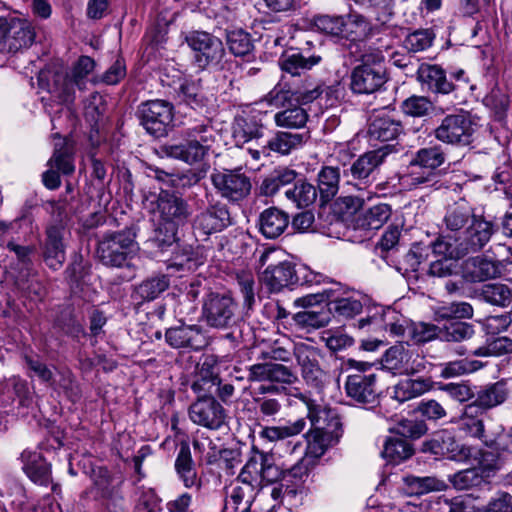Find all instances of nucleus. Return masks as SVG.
I'll return each instance as SVG.
<instances>
[{"label": "nucleus", "instance_id": "50", "mask_svg": "<svg viewBox=\"0 0 512 512\" xmlns=\"http://www.w3.org/2000/svg\"><path fill=\"white\" fill-rule=\"evenodd\" d=\"M400 109L406 116L423 118L432 115L436 110V106L426 96L412 95L402 101Z\"/></svg>", "mask_w": 512, "mask_h": 512}, {"label": "nucleus", "instance_id": "8", "mask_svg": "<svg viewBox=\"0 0 512 512\" xmlns=\"http://www.w3.org/2000/svg\"><path fill=\"white\" fill-rule=\"evenodd\" d=\"M210 180L217 194L229 203L238 204L251 193V179L240 168L215 170Z\"/></svg>", "mask_w": 512, "mask_h": 512}, {"label": "nucleus", "instance_id": "35", "mask_svg": "<svg viewBox=\"0 0 512 512\" xmlns=\"http://www.w3.org/2000/svg\"><path fill=\"white\" fill-rule=\"evenodd\" d=\"M157 207L165 221H182L189 215L188 205L182 199L168 191L161 190L157 198Z\"/></svg>", "mask_w": 512, "mask_h": 512}, {"label": "nucleus", "instance_id": "47", "mask_svg": "<svg viewBox=\"0 0 512 512\" xmlns=\"http://www.w3.org/2000/svg\"><path fill=\"white\" fill-rule=\"evenodd\" d=\"M388 314H374L367 318L359 320V327L364 328L366 326L371 327V331L385 330L390 333L391 336L400 337L403 336L406 328L400 321H393L388 319Z\"/></svg>", "mask_w": 512, "mask_h": 512}, {"label": "nucleus", "instance_id": "16", "mask_svg": "<svg viewBox=\"0 0 512 512\" xmlns=\"http://www.w3.org/2000/svg\"><path fill=\"white\" fill-rule=\"evenodd\" d=\"M473 133L472 121L466 114L447 115L434 130V136L437 140L460 146L470 144Z\"/></svg>", "mask_w": 512, "mask_h": 512}, {"label": "nucleus", "instance_id": "61", "mask_svg": "<svg viewBox=\"0 0 512 512\" xmlns=\"http://www.w3.org/2000/svg\"><path fill=\"white\" fill-rule=\"evenodd\" d=\"M340 173L338 168L326 166L318 174V186L321 196L326 199L332 198L338 191Z\"/></svg>", "mask_w": 512, "mask_h": 512}, {"label": "nucleus", "instance_id": "63", "mask_svg": "<svg viewBox=\"0 0 512 512\" xmlns=\"http://www.w3.org/2000/svg\"><path fill=\"white\" fill-rule=\"evenodd\" d=\"M227 45L235 56H246L253 49L250 35L241 29L227 33Z\"/></svg>", "mask_w": 512, "mask_h": 512}, {"label": "nucleus", "instance_id": "37", "mask_svg": "<svg viewBox=\"0 0 512 512\" xmlns=\"http://www.w3.org/2000/svg\"><path fill=\"white\" fill-rule=\"evenodd\" d=\"M403 132L401 122L388 114L375 115L369 125V134L380 141H391Z\"/></svg>", "mask_w": 512, "mask_h": 512}, {"label": "nucleus", "instance_id": "33", "mask_svg": "<svg viewBox=\"0 0 512 512\" xmlns=\"http://www.w3.org/2000/svg\"><path fill=\"white\" fill-rule=\"evenodd\" d=\"M23 471L36 484L47 486L51 482V468L41 453L25 450L21 454Z\"/></svg>", "mask_w": 512, "mask_h": 512}, {"label": "nucleus", "instance_id": "5", "mask_svg": "<svg viewBox=\"0 0 512 512\" xmlns=\"http://www.w3.org/2000/svg\"><path fill=\"white\" fill-rule=\"evenodd\" d=\"M350 88L355 94H373L388 80L384 56L381 51L367 52L350 76Z\"/></svg>", "mask_w": 512, "mask_h": 512}, {"label": "nucleus", "instance_id": "20", "mask_svg": "<svg viewBox=\"0 0 512 512\" xmlns=\"http://www.w3.org/2000/svg\"><path fill=\"white\" fill-rule=\"evenodd\" d=\"M346 395L358 404H375L378 400L377 375L374 373H354L345 381Z\"/></svg>", "mask_w": 512, "mask_h": 512}, {"label": "nucleus", "instance_id": "48", "mask_svg": "<svg viewBox=\"0 0 512 512\" xmlns=\"http://www.w3.org/2000/svg\"><path fill=\"white\" fill-rule=\"evenodd\" d=\"M439 339L446 342H462L475 334L474 326L463 321H449L439 327Z\"/></svg>", "mask_w": 512, "mask_h": 512}, {"label": "nucleus", "instance_id": "51", "mask_svg": "<svg viewBox=\"0 0 512 512\" xmlns=\"http://www.w3.org/2000/svg\"><path fill=\"white\" fill-rule=\"evenodd\" d=\"M340 436H334L326 433H321L317 430L310 429L306 434V451L305 455L311 458H320L329 446L338 441Z\"/></svg>", "mask_w": 512, "mask_h": 512}, {"label": "nucleus", "instance_id": "1", "mask_svg": "<svg viewBox=\"0 0 512 512\" xmlns=\"http://www.w3.org/2000/svg\"><path fill=\"white\" fill-rule=\"evenodd\" d=\"M446 160L440 145L419 149L411 158L406 169L399 174L398 182L404 190L441 187L440 174L437 168Z\"/></svg>", "mask_w": 512, "mask_h": 512}, {"label": "nucleus", "instance_id": "14", "mask_svg": "<svg viewBox=\"0 0 512 512\" xmlns=\"http://www.w3.org/2000/svg\"><path fill=\"white\" fill-rule=\"evenodd\" d=\"M328 89L320 82H312L307 79L301 87L294 90L278 84L266 95L265 99L272 106H285L292 102L301 106L318 99Z\"/></svg>", "mask_w": 512, "mask_h": 512}, {"label": "nucleus", "instance_id": "52", "mask_svg": "<svg viewBox=\"0 0 512 512\" xmlns=\"http://www.w3.org/2000/svg\"><path fill=\"white\" fill-rule=\"evenodd\" d=\"M305 426V419L300 418L283 426L264 427L259 432V436L263 439L274 442L300 434L305 429Z\"/></svg>", "mask_w": 512, "mask_h": 512}, {"label": "nucleus", "instance_id": "56", "mask_svg": "<svg viewBox=\"0 0 512 512\" xmlns=\"http://www.w3.org/2000/svg\"><path fill=\"white\" fill-rule=\"evenodd\" d=\"M500 451L492 449V451L478 449L474 455V460L477 462V469L486 477L494 475L499 471L503 465L504 460L499 454Z\"/></svg>", "mask_w": 512, "mask_h": 512}, {"label": "nucleus", "instance_id": "4", "mask_svg": "<svg viewBox=\"0 0 512 512\" xmlns=\"http://www.w3.org/2000/svg\"><path fill=\"white\" fill-rule=\"evenodd\" d=\"M327 302L328 311L336 313L344 318H352L362 311L363 305L358 294L344 290L343 287L334 283L316 293L299 297L295 305L299 307H313L316 304Z\"/></svg>", "mask_w": 512, "mask_h": 512}, {"label": "nucleus", "instance_id": "29", "mask_svg": "<svg viewBox=\"0 0 512 512\" xmlns=\"http://www.w3.org/2000/svg\"><path fill=\"white\" fill-rule=\"evenodd\" d=\"M167 343L173 348L200 350L206 345L202 329L198 325H180L169 328L165 334Z\"/></svg>", "mask_w": 512, "mask_h": 512}, {"label": "nucleus", "instance_id": "45", "mask_svg": "<svg viewBox=\"0 0 512 512\" xmlns=\"http://www.w3.org/2000/svg\"><path fill=\"white\" fill-rule=\"evenodd\" d=\"M295 324L307 331L319 329L330 322V312L322 307L304 310L293 315Z\"/></svg>", "mask_w": 512, "mask_h": 512}, {"label": "nucleus", "instance_id": "28", "mask_svg": "<svg viewBox=\"0 0 512 512\" xmlns=\"http://www.w3.org/2000/svg\"><path fill=\"white\" fill-rule=\"evenodd\" d=\"M48 165L49 169L43 173L42 181L46 188L54 190L61 184L59 172L71 174L74 171L70 149L67 146L56 148Z\"/></svg>", "mask_w": 512, "mask_h": 512}, {"label": "nucleus", "instance_id": "23", "mask_svg": "<svg viewBox=\"0 0 512 512\" xmlns=\"http://www.w3.org/2000/svg\"><path fill=\"white\" fill-rule=\"evenodd\" d=\"M424 451L436 456L461 461L471 456V448L460 446L449 430H440L424 443Z\"/></svg>", "mask_w": 512, "mask_h": 512}, {"label": "nucleus", "instance_id": "34", "mask_svg": "<svg viewBox=\"0 0 512 512\" xmlns=\"http://www.w3.org/2000/svg\"><path fill=\"white\" fill-rule=\"evenodd\" d=\"M289 215L276 208L265 209L259 216V230L268 239H275L282 235L289 225Z\"/></svg>", "mask_w": 512, "mask_h": 512}, {"label": "nucleus", "instance_id": "39", "mask_svg": "<svg viewBox=\"0 0 512 512\" xmlns=\"http://www.w3.org/2000/svg\"><path fill=\"white\" fill-rule=\"evenodd\" d=\"M308 139V132L292 133L278 131L267 143L270 151L281 155H288L293 150L302 147Z\"/></svg>", "mask_w": 512, "mask_h": 512}, {"label": "nucleus", "instance_id": "53", "mask_svg": "<svg viewBox=\"0 0 512 512\" xmlns=\"http://www.w3.org/2000/svg\"><path fill=\"white\" fill-rule=\"evenodd\" d=\"M391 208L388 204L378 203L368 208L362 216L358 218V224L366 229H379L389 219Z\"/></svg>", "mask_w": 512, "mask_h": 512}, {"label": "nucleus", "instance_id": "31", "mask_svg": "<svg viewBox=\"0 0 512 512\" xmlns=\"http://www.w3.org/2000/svg\"><path fill=\"white\" fill-rule=\"evenodd\" d=\"M462 273L466 281L476 283L496 278L500 274V269L495 261L476 256L464 261Z\"/></svg>", "mask_w": 512, "mask_h": 512}, {"label": "nucleus", "instance_id": "64", "mask_svg": "<svg viewBox=\"0 0 512 512\" xmlns=\"http://www.w3.org/2000/svg\"><path fill=\"white\" fill-rule=\"evenodd\" d=\"M485 479L486 477L476 467H473L455 473L451 482L456 489L466 490L480 486Z\"/></svg>", "mask_w": 512, "mask_h": 512}, {"label": "nucleus", "instance_id": "19", "mask_svg": "<svg viewBox=\"0 0 512 512\" xmlns=\"http://www.w3.org/2000/svg\"><path fill=\"white\" fill-rule=\"evenodd\" d=\"M381 364L385 370L393 374H414L425 368L423 359L418 355L414 357L403 345L387 349L382 356Z\"/></svg>", "mask_w": 512, "mask_h": 512}, {"label": "nucleus", "instance_id": "12", "mask_svg": "<svg viewBox=\"0 0 512 512\" xmlns=\"http://www.w3.org/2000/svg\"><path fill=\"white\" fill-rule=\"evenodd\" d=\"M294 356L306 384L318 392L322 391L329 382V376L320 367V351L312 345L301 342L297 343Z\"/></svg>", "mask_w": 512, "mask_h": 512}, {"label": "nucleus", "instance_id": "24", "mask_svg": "<svg viewBox=\"0 0 512 512\" xmlns=\"http://www.w3.org/2000/svg\"><path fill=\"white\" fill-rule=\"evenodd\" d=\"M307 407V417L311 423V429L317 430L321 433H326L334 436H341V422L338 414L316 401L305 399Z\"/></svg>", "mask_w": 512, "mask_h": 512}, {"label": "nucleus", "instance_id": "7", "mask_svg": "<svg viewBox=\"0 0 512 512\" xmlns=\"http://www.w3.org/2000/svg\"><path fill=\"white\" fill-rule=\"evenodd\" d=\"M238 305L227 293L210 292L202 305V316L208 326L230 329L238 322Z\"/></svg>", "mask_w": 512, "mask_h": 512}, {"label": "nucleus", "instance_id": "43", "mask_svg": "<svg viewBox=\"0 0 512 512\" xmlns=\"http://www.w3.org/2000/svg\"><path fill=\"white\" fill-rule=\"evenodd\" d=\"M175 469L185 487L190 488L197 483V473L188 443L182 442L175 460Z\"/></svg>", "mask_w": 512, "mask_h": 512}, {"label": "nucleus", "instance_id": "17", "mask_svg": "<svg viewBox=\"0 0 512 512\" xmlns=\"http://www.w3.org/2000/svg\"><path fill=\"white\" fill-rule=\"evenodd\" d=\"M190 420L210 430H218L226 420L223 406L214 397L197 398L189 407Z\"/></svg>", "mask_w": 512, "mask_h": 512}, {"label": "nucleus", "instance_id": "41", "mask_svg": "<svg viewBox=\"0 0 512 512\" xmlns=\"http://www.w3.org/2000/svg\"><path fill=\"white\" fill-rule=\"evenodd\" d=\"M433 388L430 378H408L401 380L394 387V398L399 402L419 397Z\"/></svg>", "mask_w": 512, "mask_h": 512}, {"label": "nucleus", "instance_id": "2", "mask_svg": "<svg viewBox=\"0 0 512 512\" xmlns=\"http://www.w3.org/2000/svg\"><path fill=\"white\" fill-rule=\"evenodd\" d=\"M95 68V61L89 56H81L70 72L41 71L39 85L46 89L60 103L70 105L75 100V87L84 90L89 76Z\"/></svg>", "mask_w": 512, "mask_h": 512}, {"label": "nucleus", "instance_id": "13", "mask_svg": "<svg viewBox=\"0 0 512 512\" xmlns=\"http://www.w3.org/2000/svg\"><path fill=\"white\" fill-rule=\"evenodd\" d=\"M314 25L325 34L353 40L367 35L370 30L369 23L361 15L349 16L347 20L341 16L319 15L314 18Z\"/></svg>", "mask_w": 512, "mask_h": 512}, {"label": "nucleus", "instance_id": "6", "mask_svg": "<svg viewBox=\"0 0 512 512\" xmlns=\"http://www.w3.org/2000/svg\"><path fill=\"white\" fill-rule=\"evenodd\" d=\"M135 235L130 231L108 233L98 243L97 254L101 263L109 267L128 266V260L137 252Z\"/></svg>", "mask_w": 512, "mask_h": 512}, {"label": "nucleus", "instance_id": "32", "mask_svg": "<svg viewBox=\"0 0 512 512\" xmlns=\"http://www.w3.org/2000/svg\"><path fill=\"white\" fill-rule=\"evenodd\" d=\"M509 396V389L503 381H498L481 387L474 395L476 409L484 412L503 404Z\"/></svg>", "mask_w": 512, "mask_h": 512}, {"label": "nucleus", "instance_id": "60", "mask_svg": "<svg viewBox=\"0 0 512 512\" xmlns=\"http://www.w3.org/2000/svg\"><path fill=\"white\" fill-rule=\"evenodd\" d=\"M483 299L496 306L507 307L512 302V290L505 284H487L482 288Z\"/></svg>", "mask_w": 512, "mask_h": 512}, {"label": "nucleus", "instance_id": "62", "mask_svg": "<svg viewBox=\"0 0 512 512\" xmlns=\"http://www.w3.org/2000/svg\"><path fill=\"white\" fill-rule=\"evenodd\" d=\"M481 367L482 363L477 360L460 359L449 361L441 365L440 376L444 379H449L475 372Z\"/></svg>", "mask_w": 512, "mask_h": 512}, {"label": "nucleus", "instance_id": "57", "mask_svg": "<svg viewBox=\"0 0 512 512\" xmlns=\"http://www.w3.org/2000/svg\"><path fill=\"white\" fill-rule=\"evenodd\" d=\"M233 136L237 145H243L261 138L263 136V126L254 118L240 119L234 127Z\"/></svg>", "mask_w": 512, "mask_h": 512}, {"label": "nucleus", "instance_id": "30", "mask_svg": "<svg viewBox=\"0 0 512 512\" xmlns=\"http://www.w3.org/2000/svg\"><path fill=\"white\" fill-rule=\"evenodd\" d=\"M261 281L271 292H279L297 281L294 266L289 261L270 264L263 271Z\"/></svg>", "mask_w": 512, "mask_h": 512}, {"label": "nucleus", "instance_id": "21", "mask_svg": "<svg viewBox=\"0 0 512 512\" xmlns=\"http://www.w3.org/2000/svg\"><path fill=\"white\" fill-rule=\"evenodd\" d=\"M483 412L475 408V405L467 404L461 415L452 422L465 437L480 440L487 448L492 449L497 444V438H489L485 435Z\"/></svg>", "mask_w": 512, "mask_h": 512}, {"label": "nucleus", "instance_id": "3", "mask_svg": "<svg viewBox=\"0 0 512 512\" xmlns=\"http://www.w3.org/2000/svg\"><path fill=\"white\" fill-rule=\"evenodd\" d=\"M214 131L205 122L194 124L184 131L183 141H172L162 146V152L173 159L194 164L203 159L213 141Z\"/></svg>", "mask_w": 512, "mask_h": 512}, {"label": "nucleus", "instance_id": "44", "mask_svg": "<svg viewBox=\"0 0 512 512\" xmlns=\"http://www.w3.org/2000/svg\"><path fill=\"white\" fill-rule=\"evenodd\" d=\"M227 494L228 498L225 502V509H228L231 506L233 510L237 511L239 510L240 505L244 504L241 512H250L255 500L256 490L249 485L243 486L241 484L234 483L231 486V491L227 492Z\"/></svg>", "mask_w": 512, "mask_h": 512}, {"label": "nucleus", "instance_id": "59", "mask_svg": "<svg viewBox=\"0 0 512 512\" xmlns=\"http://www.w3.org/2000/svg\"><path fill=\"white\" fill-rule=\"evenodd\" d=\"M170 281L166 275H155L138 285L137 294L147 301L156 299L169 287Z\"/></svg>", "mask_w": 512, "mask_h": 512}, {"label": "nucleus", "instance_id": "58", "mask_svg": "<svg viewBox=\"0 0 512 512\" xmlns=\"http://www.w3.org/2000/svg\"><path fill=\"white\" fill-rule=\"evenodd\" d=\"M437 320L459 321L473 317V308L467 302H452L438 307L435 311Z\"/></svg>", "mask_w": 512, "mask_h": 512}, {"label": "nucleus", "instance_id": "10", "mask_svg": "<svg viewBox=\"0 0 512 512\" xmlns=\"http://www.w3.org/2000/svg\"><path fill=\"white\" fill-rule=\"evenodd\" d=\"M52 207L53 213L57 212L60 219L58 222L49 224L46 228L45 241L42 246V256L49 268L58 270L62 267L66 259V229L62 223V216L64 214L63 206L55 204Z\"/></svg>", "mask_w": 512, "mask_h": 512}, {"label": "nucleus", "instance_id": "18", "mask_svg": "<svg viewBox=\"0 0 512 512\" xmlns=\"http://www.w3.org/2000/svg\"><path fill=\"white\" fill-rule=\"evenodd\" d=\"M22 223H32L31 217L26 212H23L12 221L0 220V246L13 252L21 264L27 265L31 262L34 247L20 245L13 237L14 234L19 233Z\"/></svg>", "mask_w": 512, "mask_h": 512}, {"label": "nucleus", "instance_id": "55", "mask_svg": "<svg viewBox=\"0 0 512 512\" xmlns=\"http://www.w3.org/2000/svg\"><path fill=\"white\" fill-rule=\"evenodd\" d=\"M473 216H476L465 205H457L447 210L444 217V224L448 231L459 233L470 224Z\"/></svg>", "mask_w": 512, "mask_h": 512}, {"label": "nucleus", "instance_id": "25", "mask_svg": "<svg viewBox=\"0 0 512 512\" xmlns=\"http://www.w3.org/2000/svg\"><path fill=\"white\" fill-rule=\"evenodd\" d=\"M6 53H15L30 47L35 40V29L25 19H6Z\"/></svg>", "mask_w": 512, "mask_h": 512}, {"label": "nucleus", "instance_id": "40", "mask_svg": "<svg viewBox=\"0 0 512 512\" xmlns=\"http://www.w3.org/2000/svg\"><path fill=\"white\" fill-rule=\"evenodd\" d=\"M320 61L321 57L318 55L305 56L301 52L291 50L282 54L279 65L284 72L295 76L300 75L303 71L310 70Z\"/></svg>", "mask_w": 512, "mask_h": 512}, {"label": "nucleus", "instance_id": "49", "mask_svg": "<svg viewBox=\"0 0 512 512\" xmlns=\"http://www.w3.org/2000/svg\"><path fill=\"white\" fill-rule=\"evenodd\" d=\"M285 196L298 208H305L316 201L317 190L311 183L299 180L292 188H288L285 191Z\"/></svg>", "mask_w": 512, "mask_h": 512}, {"label": "nucleus", "instance_id": "27", "mask_svg": "<svg viewBox=\"0 0 512 512\" xmlns=\"http://www.w3.org/2000/svg\"><path fill=\"white\" fill-rule=\"evenodd\" d=\"M390 145L368 151L356 159L349 167L344 170V175H351L353 179H367L380 165H382L386 157L391 153Z\"/></svg>", "mask_w": 512, "mask_h": 512}, {"label": "nucleus", "instance_id": "11", "mask_svg": "<svg viewBox=\"0 0 512 512\" xmlns=\"http://www.w3.org/2000/svg\"><path fill=\"white\" fill-rule=\"evenodd\" d=\"M140 124L151 135L162 137L172 125L174 113L171 103L165 100H150L138 107Z\"/></svg>", "mask_w": 512, "mask_h": 512}, {"label": "nucleus", "instance_id": "42", "mask_svg": "<svg viewBox=\"0 0 512 512\" xmlns=\"http://www.w3.org/2000/svg\"><path fill=\"white\" fill-rule=\"evenodd\" d=\"M413 453V447L407 439L391 435L384 440L381 456L388 462L397 464L410 458Z\"/></svg>", "mask_w": 512, "mask_h": 512}, {"label": "nucleus", "instance_id": "9", "mask_svg": "<svg viewBox=\"0 0 512 512\" xmlns=\"http://www.w3.org/2000/svg\"><path fill=\"white\" fill-rule=\"evenodd\" d=\"M186 42L193 51V60L199 69L218 68L225 55L222 41L204 31H192Z\"/></svg>", "mask_w": 512, "mask_h": 512}, {"label": "nucleus", "instance_id": "15", "mask_svg": "<svg viewBox=\"0 0 512 512\" xmlns=\"http://www.w3.org/2000/svg\"><path fill=\"white\" fill-rule=\"evenodd\" d=\"M496 230L492 221L486 220L482 215L473 216L466 229L457 235L459 253L465 256L481 251L490 242Z\"/></svg>", "mask_w": 512, "mask_h": 512}, {"label": "nucleus", "instance_id": "54", "mask_svg": "<svg viewBox=\"0 0 512 512\" xmlns=\"http://www.w3.org/2000/svg\"><path fill=\"white\" fill-rule=\"evenodd\" d=\"M179 96L193 109L204 107L208 100L201 87V80H184L179 88Z\"/></svg>", "mask_w": 512, "mask_h": 512}, {"label": "nucleus", "instance_id": "38", "mask_svg": "<svg viewBox=\"0 0 512 512\" xmlns=\"http://www.w3.org/2000/svg\"><path fill=\"white\" fill-rule=\"evenodd\" d=\"M281 109L274 114L276 126L286 129L303 128L308 121V114L299 104L292 102L285 106H275Z\"/></svg>", "mask_w": 512, "mask_h": 512}, {"label": "nucleus", "instance_id": "26", "mask_svg": "<svg viewBox=\"0 0 512 512\" xmlns=\"http://www.w3.org/2000/svg\"><path fill=\"white\" fill-rule=\"evenodd\" d=\"M417 80L428 91L435 94H449L455 87L446 77L445 70L436 64L421 63L416 67Z\"/></svg>", "mask_w": 512, "mask_h": 512}, {"label": "nucleus", "instance_id": "22", "mask_svg": "<svg viewBox=\"0 0 512 512\" xmlns=\"http://www.w3.org/2000/svg\"><path fill=\"white\" fill-rule=\"evenodd\" d=\"M232 223L230 212L226 204L219 201L199 213L193 223L196 231L202 235H210L222 231Z\"/></svg>", "mask_w": 512, "mask_h": 512}, {"label": "nucleus", "instance_id": "46", "mask_svg": "<svg viewBox=\"0 0 512 512\" xmlns=\"http://www.w3.org/2000/svg\"><path fill=\"white\" fill-rule=\"evenodd\" d=\"M298 173L289 168H279L274 170L269 176L263 179L260 191L265 196H272L285 185L296 180Z\"/></svg>", "mask_w": 512, "mask_h": 512}, {"label": "nucleus", "instance_id": "36", "mask_svg": "<svg viewBox=\"0 0 512 512\" xmlns=\"http://www.w3.org/2000/svg\"><path fill=\"white\" fill-rule=\"evenodd\" d=\"M220 384V377L210 362L204 361L198 368L196 375L191 383L192 391L197 398L214 397L213 392Z\"/></svg>", "mask_w": 512, "mask_h": 512}]
</instances>
